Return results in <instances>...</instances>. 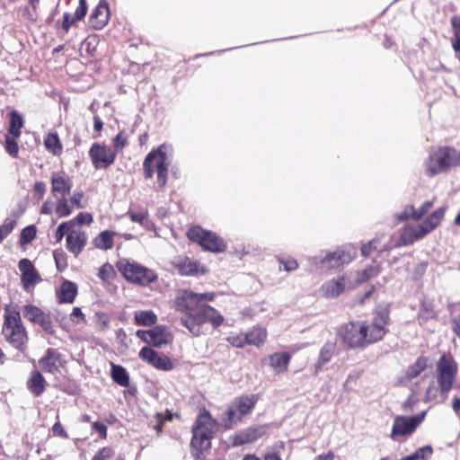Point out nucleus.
I'll list each match as a JSON object with an SVG mask.
<instances>
[{
    "label": "nucleus",
    "instance_id": "obj_1",
    "mask_svg": "<svg viewBox=\"0 0 460 460\" xmlns=\"http://www.w3.org/2000/svg\"><path fill=\"white\" fill-rule=\"evenodd\" d=\"M390 310L387 307L376 309L369 320L349 321L341 325L337 336L350 349H365L377 343L388 333Z\"/></svg>",
    "mask_w": 460,
    "mask_h": 460
},
{
    "label": "nucleus",
    "instance_id": "obj_2",
    "mask_svg": "<svg viewBox=\"0 0 460 460\" xmlns=\"http://www.w3.org/2000/svg\"><path fill=\"white\" fill-rule=\"evenodd\" d=\"M173 307L181 314V324L195 336L201 333V324L211 323L214 327H218L224 321L218 311L207 304L199 303L197 293L189 289L177 291Z\"/></svg>",
    "mask_w": 460,
    "mask_h": 460
},
{
    "label": "nucleus",
    "instance_id": "obj_3",
    "mask_svg": "<svg viewBox=\"0 0 460 460\" xmlns=\"http://www.w3.org/2000/svg\"><path fill=\"white\" fill-rule=\"evenodd\" d=\"M457 373L458 365L454 357L451 354H442L436 363L435 378L438 385L434 383L429 385L425 393V401H434L438 395L446 400L454 386Z\"/></svg>",
    "mask_w": 460,
    "mask_h": 460
},
{
    "label": "nucleus",
    "instance_id": "obj_4",
    "mask_svg": "<svg viewBox=\"0 0 460 460\" xmlns=\"http://www.w3.org/2000/svg\"><path fill=\"white\" fill-rule=\"evenodd\" d=\"M4 318L2 334L5 341L13 348L24 351L27 348L28 336L17 306L12 304L6 305Z\"/></svg>",
    "mask_w": 460,
    "mask_h": 460
},
{
    "label": "nucleus",
    "instance_id": "obj_5",
    "mask_svg": "<svg viewBox=\"0 0 460 460\" xmlns=\"http://www.w3.org/2000/svg\"><path fill=\"white\" fill-rule=\"evenodd\" d=\"M460 165V151L453 146H439L432 148L425 162V173L434 177Z\"/></svg>",
    "mask_w": 460,
    "mask_h": 460
},
{
    "label": "nucleus",
    "instance_id": "obj_6",
    "mask_svg": "<svg viewBox=\"0 0 460 460\" xmlns=\"http://www.w3.org/2000/svg\"><path fill=\"white\" fill-rule=\"evenodd\" d=\"M172 146L168 144L161 145L156 150L151 151L143 163L144 174L151 179L155 171L157 173V182L164 188L167 182L168 168L172 163Z\"/></svg>",
    "mask_w": 460,
    "mask_h": 460
},
{
    "label": "nucleus",
    "instance_id": "obj_7",
    "mask_svg": "<svg viewBox=\"0 0 460 460\" xmlns=\"http://www.w3.org/2000/svg\"><path fill=\"white\" fill-rule=\"evenodd\" d=\"M216 430L217 421L207 410L203 409L192 426V438L190 441L192 448L199 453L209 448L211 438Z\"/></svg>",
    "mask_w": 460,
    "mask_h": 460
},
{
    "label": "nucleus",
    "instance_id": "obj_8",
    "mask_svg": "<svg viewBox=\"0 0 460 460\" xmlns=\"http://www.w3.org/2000/svg\"><path fill=\"white\" fill-rule=\"evenodd\" d=\"M257 394L242 395L234 398L227 407L222 419L226 429H232L243 416L250 414L258 402Z\"/></svg>",
    "mask_w": 460,
    "mask_h": 460
},
{
    "label": "nucleus",
    "instance_id": "obj_9",
    "mask_svg": "<svg viewBox=\"0 0 460 460\" xmlns=\"http://www.w3.org/2000/svg\"><path fill=\"white\" fill-rule=\"evenodd\" d=\"M446 208H439L433 211L420 225L406 226L402 234L401 241L403 244H412L415 241L423 238L426 234L437 228L443 220Z\"/></svg>",
    "mask_w": 460,
    "mask_h": 460
},
{
    "label": "nucleus",
    "instance_id": "obj_10",
    "mask_svg": "<svg viewBox=\"0 0 460 460\" xmlns=\"http://www.w3.org/2000/svg\"><path fill=\"white\" fill-rule=\"evenodd\" d=\"M117 269L128 281L140 286H147L157 278L152 270L128 259H120Z\"/></svg>",
    "mask_w": 460,
    "mask_h": 460
},
{
    "label": "nucleus",
    "instance_id": "obj_11",
    "mask_svg": "<svg viewBox=\"0 0 460 460\" xmlns=\"http://www.w3.org/2000/svg\"><path fill=\"white\" fill-rule=\"evenodd\" d=\"M188 238L199 244L204 250L211 252H223L227 245L222 237L216 233L205 230L200 226H192L187 232Z\"/></svg>",
    "mask_w": 460,
    "mask_h": 460
},
{
    "label": "nucleus",
    "instance_id": "obj_12",
    "mask_svg": "<svg viewBox=\"0 0 460 460\" xmlns=\"http://www.w3.org/2000/svg\"><path fill=\"white\" fill-rule=\"evenodd\" d=\"M425 417L426 411H421L413 416H395L390 434L391 438L397 440L399 438H409L415 432Z\"/></svg>",
    "mask_w": 460,
    "mask_h": 460
},
{
    "label": "nucleus",
    "instance_id": "obj_13",
    "mask_svg": "<svg viewBox=\"0 0 460 460\" xmlns=\"http://www.w3.org/2000/svg\"><path fill=\"white\" fill-rule=\"evenodd\" d=\"M136 336L144 342L156 348H161L172 341L170 332L163 326H155L151 330H137Z\"/></svg>",
    "mask_w": 460,
    "mask_h": 460
},
{
    "label": "nucleus",
    "instance_id": "obj_14",
    "mask_svg": "<svg viewBox=\"0 0 460 460\" xmlns=\"http://www.w3.org/2000/svg\"><path fill=\"white\" fill-rule=\"evenodd\" d=\"M89 156L95 169L107 168L116 158L115 152L105 145L94 143L89 150Z\"/></svg>",
    "mask_w": 460,
    "mask_h": 460
},
{
    "label": "nucleus",
    "instance_id": "obj_15",
    "mask_svg": "<svg viewBox=\"0 0 460 460\" xmlns=\"http://www.w3.org/2000/svg\"><path fill=\"white\" fill-rule=\"evenodd\" d=\"M351 260L352 257L349 252L338 249L333 252L327 253L317 264L322 270H329L341 268L349 264Z\"/></svg>",
    "mask_w": 460,
    "mask_h": 460
},
{
    "label": "nucleus",
    "instance_id": "obj_16",
    "mask_svg": "<svg viewBox=\"0 0 460 460\" xmlns=\"http://www.w3.org/2000/svg\"><path fill=\"white\" fill-rule=\"evenodd\" d=\"M138 356L143 361L147 362L157 369L168 371L172 368V363L168 357L159 355L155 350L149 347L142 348Z\"/></svg>",
    "mask_w": 460,
    "mask_h": 460
},
{
    "label": "nucleus",
    "instance_id": "obj_17",
    "mask_svg": "<svg viewBox=\"0 0 460 460\" xmlns=\"http://www.w3.org/2000/svg\"><path fill=\"white\" fill-rule=\"evenodd\" d=\"M266 430L267 427L263 425L246 428L232 436L230 438L231 443L234 447L252 443L261 438Z\"/></svg>",
    "mask_w": 460,
    "mask_h": 460
},
{
    "label": "nucleus",
    "instance_id": "obj_18",
    "mask_svg": "<svg viewBox=\"0 0 460 460\" xmlns=\"http://www.w3.org/2000/svg\"><path fill=\"white\" fill-rule=\"evenodd\" d=\"M172 265L183 276H197L206 272L204 266L189 257H177L173 260Z\"/></svg>",
    "mask_w": 460,
    "mask_h": 460
},
{
    "label": "nucleus",
    "instance_id": "obj_19",
    "mask_svg": "<svg viewBox=\"0 0 460 460\" xmlns=\"http://www.w3.org/2000/svg\"><path fill=\"white\" fill-rule=\"evenodd\" d=\"M66 363L64 356L55 349H48L44 357L39 360V365L45 372L54 374Z\"/></svg>",
    "mask_w": 460,
    "mask_h": 460
},
{
    "label": "nucleus",
    "instance_id": "obj_20",
    "mask_svg": "<svg viewBox=\"0 0 460 460\" xmlns=\"http://www.w3.org/2000/svg\"><path fill=\"white\" fill-rule=\"evenodd\" d=\"M18 268L22 272V283L25 290L33 288L40 280V274L30 260L22 259L19 261Z\"/></svg>",
    "mask_w": 460,
    "mask_h": 460
},
{
    "label": "nucleus",
    "instance_id": "obj_21",
    "mask_svg": "<svg viewBox=\"0 0 460 460\" xmlns=\"http://www.w3.org/2000/svg\"><path fill=\"white\" fill-rule=\"evenodd\" d=\"M87 243L86 234L81 230L76 229L69 231L66 236V249L72 252L75 256H78Z\"/></svg>",
    "mask_w": 460,
    "mask_h": 460
},
{
    "label": "nucleus",
    "instance_id": "obj_22",
    "mask_svg": "<svg viewBox=\"0 0 460 460\" xmlns=\"http://www.w3.org/2000/svg\"><path fill=\"white\" fill-rule=\"evenodd\" d=\"M110 9L106 0H100L98 5L90 15V23L94 30L102 29L109 21Z\"/></svg>",
    "mask_w": 460,
    "mask_h": 460
},
{
    "label": "nucleus",
    "instance_id": "obj_23",
    "mask_svg": "<svg viewBox=\"0 0 460 460\" xmlns=\"http://www.w3.org/2000/svg\"><path fill=\"white\" fill-rule=\"evenodd\" d=\"M70 181L59 173H54L51 177V192L55 197H66L71 190Z\"/></svg>",
    "mask_w": 460,
    "mask_h": 460
},
{
    "label": "nucleus",
    "instance_id": "obj_24",
    "mask_svg": "<svg viewBox=\"0 0 460 460\" xmlns=\"http://www.w3.org/2000/svg\"><path fill=\"white\" fill-rule=\"evenodd\" d=\"M323 296L326 298H334L345 290V278L341 277L337 279H332L322 286Z\"/></svg>",
    "mask_w": 460,
    "mask_h": 460
},
{
    "label": "nucleus",
    "instance_id": "obj_25",
    "mask_svg": "<svg viewBox=\"0 0 460 460\" xmlns=\"http://www.w3.org/2000/svg\"><path fill=\"white\" fill-rule=\"evenodd\" d=\"M46 381L40 372L35 370L31 374L27 381V388L35 396L38 397L45 391Z\"/></svg>",
    "mask_w": 460,
    "mask_h": 460
},
{
    "label": "nucleus",
    "instance_id": "obj_26",
    "mask_svg": "<svg viewBox=\"0 0 460 460\" xmlns=\"http://www.w3.org/2000/svg\"><path fill=\"white\" fill-rule=\"evenodd\" d=\"M77 294V286L72 282L66 280L60 287L59 291L58 292V297L59 303H68L71 304L74 302Z\"/></svg>",
    "mask_w": 460,
    "mask_h": 460
},
{
    "label": "nucleus",
    "instance_id": "obj_27",
    "mask_svg": "<svg viewBox=\"0 0 460 460\" xmlns=\"http://www.w3.org/2000/svg\"><path fill=\"white\" fill-rule=\"evenodd\" d=\"M428 362L427 357L420 356L413 364L408 367L405 378L411 381L418 377L428 367Z\"/></svg>",
    "mask_w": 460,
    "mask_h": 460
},
{
    "label": "nucleus",
    "instance_id": "obj_28",
    "mask_svg": "<svg viewBox=\"0 0 460 460\" xmlns=\"http://www.w3.org/2000/svg\"><path fill=\"white\" fill-rule=\"evenodd\" d=\"M115 233L111 231L101 232L93 241L95 248L101 250H110L113 247V236Z\"/></svg>",
    "mask_w": 460,
    "mask_h": 460
},
{
    "label": "nucleus",
    "instance_id": "obj_29",
    "mask_svg": "<svg viewBox=\"0 0 460 460\" xmlns=\"http://www.w3.org/2000/svg\"><path fill=\"white\" fill-rule=\"evenodd\" d=\"M111 377L119 385L122 387L129 386V376L122 366L111 364Z\"/></svg>",
    "mask_w": 460,
    "mask_h": 460
},
{
    "label": "nucleus",
    "instance_id": "obj_30",
    "mask_svg": "<svg viewBox=\"0 0 460 460\" xmlns=\"http://www.w3.org/2000/svg\"><path fill=\"white\" fill-rule=\"evenodd\" d=\"M451 26L454 38L451 40L452 48L456 58L460 61V15H454L451 18Z\"/></svg>",
    "mask_w": 460,
    "mask_h": 460
},
{
    "label": "nucleus",
    "instance_id": "obj_31",
    "mask_svg": "<svg viewBox=\"0 0 460 460\" xmlns=\"http://www.w3.org/2000/svg\"><path fill=\"white\" fill-rule=\"evenodd\" d=\"M134 318L136 323L141 326H150L155 324L157 321L156 314L150 310L137 311L135 313Z\"/></svg>",
    "mask_w": 460,
    "mask_h": 460
},
{
    "label": "nucleus",
    "instance_id": "obj_32",
    "mask_svg": "<svg viewBox=\"0 0 460 460\" xmlns=\"http://www.w3.org/2000/svg\"><path fill=\"white\" fill-rule=\"evenodd\" d=\"M433 207L432 200L425 201L419 209H416L413 205H410L406 208L405 213L410 212V216H405L403 218L411 217L414 220L420 219L431 208Z\"/></svg>",
    "mask_w": 460,
    "mask_h": 460
},
{
    "label": "nucleus",
    "instance_id": "obj_33",
    "mask_svg": "<svg viewBox=\"0 0 460 460\" xmlns=\"http://www.w3.org/2000/svg\"><path fill=\"white\" fill-rule=\"evenodd\" d=\"M248 345L260 346L264 343L267 332L266 330L261 327H253L247 333Z\"/></svg>",
    "mask_w": 460,
    "mask_h": 460
},
{
    "label": "nucleus",
    "instance_id": "obj_34",
    "mask_svg": "<svg viewBox=\"0 0 460 460\" xmlns=\"http://www.w3.org/2000/svg\"><path fill=\"white\" fill-rule=\"evenodd\" d=\"M46 149L54 155H59L62 153V145L57 133H49L44 141Z\"/></svg>",
    "mask_w": 460,
    "mask_h": 460
},
{
    "label": "nucleus",
    "instance_id": "obj_35",
    "mask_svg": "<svg viewBox=\"0 0 460 460\" xmlns=\"http://www.w3.org/2000/svg\"><path fill=\"white\" fill-rule=\"evenodd\" d=\"M22 127V117L16 111H12L10 113L9 133L12 134L13 137H18L21 135V128Z\"/></svg>",
    "mask_w": 460,
    "mask_h": 460
},
{
    "label": "nucleus",
    "instance_id": "obj_36",
    "mask_svg": "<svg viewBox=\"0 0 460 460\" xmlns=\"http://www.w3.org/2000/svg\"><path fill=\"white\" fill-rule=\"evenodd\" d=\"M22 314L25 319L35 323H38L46 315L40 308L32 305H25Z\"/></svg>",
    "mask_w": 460,
    "mask_h": 460
},
{
    "label": "nucleus",
    "instance_id": "obj_37",
    "mask_svg": "<svg viewBox=\"0 0 460 460\" xmlns=\"http://www.w3.org/2000/svg\"><path fill=\"white\" fill-rule=\"evenodd\" d=\"M270 366L278 372L285 369L288 365V353H275L270 357Z\"/></svg>",
    "mask_w": 460,
    "mask_h": 460
},
{
    "label": "nucleus",
    "instance_id": "obj_38",
    "mask_svg": "<svg viewBox=\"0 0 460 460\" xmlns=\"http://www.w3.org/2000/svg\"><path fill=\"white\" fill-rule=\"evenodd\" d=\"M335 348H336L335 343H332V342L326 343L320 350L318 363L321 365H324V364L328 363L332 359V358L335 352Z\"/></svg>",
    "mask_w": 460,
    "mask_h": 460
},
{
    "label": "nucleus",
    "instance_id": "obj_39",
    "mask_svg": "<svg viewBox=\"0 0 460 460\" xmlns=\"http://www.w3.org/2000/svg\"><path fill=\"white\" fill-rule=\"evenodd\" d=\"M432 447L430 446H425L422 447H420L417 449L412 455L408 456L404 458H402V460H418V459H423L427 460L432 455Z\"/></svg>",
    "mask_w": 460,
    "mask_h": 460
},
{
    "label": "nucleus",
    "instance_id": "obj_40",
    "mask_svg": "<svg viewBox=\"0 0 460 460\" xmlns=\"http://www.w3.org/2000/svg\"><path fill=\"white\" fill-rule=\"evenodd\" d=\"M74 228H75V220H69V221L61 223L58 226L56 233H55L56 241L58 243L60 242L63 239V237L65 236V234L67 235L69 234V231L74 230Z\"/></svg>",
    "mask_w": 460,
    "mask_h": 460
},
{
    "label": "nucleus",
    "instance_id": "obj_41",
    "mask_svg": "<svg viewBox=\"0 0 460 460\" xmlns=\"http://www.w3.org/2000/svg\"><path fill=\"white\" fill-rule=\"evenodd\" d=\"M56 212L60 217H66L71 215L72 208L69 207L66 197H59L58 199Z\"/></svg>",
    "mask_w": 460,
    "mask_h": 460
},
{
    "label": "nucleus",
    "instance_id": "obj_42",
    "mask_svg": "<svg viewBox=\"0 0 460 460\" xmlns=\"http://www.w3.org/2000/svg\"><path fill=\"white\" fill-rule=\"evenodd\" d=\"M36 235V228L34 226H28L22 230L21 243L27 244L31 243Z\"/></svg>",
    "mask_w": 460,
    "mask_h": 460
},
{
    "label": "nucleus",
    "instance_id": "obj_43",
    "mask_svg": "<svg viewBox=\"0 0 460 460\" xmlns=\"http://www.w3.org/2000/svg\"><path fill=\"white\" fill-rule=\"evenodd\" d=\"M127 140H128L127 135L123 131H120L116 135V137L112 140V144H113L112 151L115 152V155L118 152H120L124 148V146L127 144Z\"/></svg>",
    "mask_w": 460,
    "mask_h": 460
},
{
    "label": "nucleus",
    "instance_id": "obj_44",
    "mask_svg": "<svg viewBox=\"0 0 460 460\" xmlns=\"http://www.w3.org/2000/svg\"><path fill=\"white\" fill-rule=\"evenodd\" d=\"M227 341L234 347L243 348L248 345V338L246 333L232 335L227 338Z\"/></svg>",
    "mask_w": 460,
    "mask_h": 460
},
{
    "label": "nucleus",
    "instance_id": "obj_45",
    "mask_svg": "<svg viewBox=\"0 0 460 460\" xmlns=\"http://www.w3.org/2000/svg\"><path fill=\"white\" fill-rule=\"evenodd\" d=\"M98 276L104 281H110L114 276V270L109 263L102 265L100 270Z\"/></svg>",
    "mask_w": 460,
    "mask_h": 460
},
{
    "label": "nucleus",
    "instance_id": "obj_46",
    "mask_svg": "<svg viewBox=\"0 0 460 460\" xmlns=\"http://www.w3.org/2000/svg\"><path fill=\"white\" fill-rule=\"evenodd\" d=\"M380 243V240L376 238L369 241L367 243L362 245L361 247V254L364 257H369L374 251L377 249V244Z\"/></svg>",
    "mask_w": 460,
    "mask_h": 460
},
{
    "label": "nucleus",
    "instance_id": "obj_47",
    "mask_svg": "<svg viewBox=\"0 0 460 460\" xmlns=\"http://www.w3.org/2000/svg\"><path fill=\"white\" fill-rule=\"evenodd\" d=\"M379 273L378 266H370L364 269L359 274V281H367Z\"/></svg>",
    "mask_w": 460,
    "mask_h": 460
},
{
    "label": "nucleus",
    "instance_id": "obj_48",
    "mask_svg": "<svg viewBox=\"0 0 460 460\" xmlns=\"http://www.w3.org/2000/svg\"><path fill=\"white\" fill-rule=\"evenodd\" d=\"M420 315L425 320L436 317V312L430 304H422L420 309Z\"/></svg>",
    "mask_w": 460,
    "mask_h": 460
},
{
    "label": "nucleus",
    "instance_id": "obj_49",
    "mask_svg": "<svg viewBox=\"0 0 460 460\" xmlns=\"http://www.w3.org/2000/svg\"><path fill=\"white\" fill-rule=\"evenodd\" d=\"M6 152L13 157H16L18 154V144L14 138L6 137L5 139Z\"/></svg>",
    "mask_w": 460,
    "mask_h": 460
},
{
    "label": "nucleus",
    "instance_id": "obj_50",
    "mask_svg": "<svg viewBox=\"0 0 460 460\" xmlns=\"http://www.w3.org/2000/svg\"><path fill=\"white\" fill-rule=\"evenodd\" d=\"M87 13V4L85 0H79V4L75 12L74 20H82Z\"/></svg>",
    "mask_w": 460,
    "mask_h": 460
},
{
    "label": "nucleus",
    "instance_id": "obj_51",
    "mask_svg": "<svg viewBox=\"0 0 460 460\" xmlns=\"http://www.w3.org/2000/svg\"><path fill=\"white\" fill-rule=\"evenodd\" d=\"M128 214L132 222L139 223L142 226H145L147 222L148 214L146 212H128Z\"/></svg>",
    "mask_w": 460,
    "mask_h": 460
},
{
    "label": "nucleus",
    "instance_id": "obj_52",
    "mask_svg": "<svg viewBox=\"0 0 460 460\" xmlns=\"http://www.w3.org/2000/svg\"><path fill=\"white\" fill-rule=\"evenodd\" d=\"M70 320L75 323H80L85 321L84 314L80 307H74L70 314Z\"/></svg>",
    "mask_w": 460,
    "mask_h": 460
},
{
    "label": "nucleus",
    "instance_id": "obj_53",
    "mask_svg": "<svg viewBox=\"0 0 460 460\" xmlns=\"http://www.w3.org/2000/svg\"><path fill=\"white\" fill-rule=\"evenodd\" d=\"M73 220H75V224L77 223L79 225H84V224H90L92 223L93 221V217L91 214L89 213H79L75 218H74Z\"/></svg>",
    "mask_w": 460,
    "mask_h": 460
},
{
    "label": "nucleus",
    "instance_id": "obj_54",
    "mask_svg": "<svg viewBox=\"0 0 460 460\" xmlns=\"http://www.w3.org/2000/svg\"><path fill=\"white\" fill-rule=\"evenodd\" d=\"M13 222L0 226V243L13 231Z\"/></svg>",
    "mask_w": 460,
    "mask_h": 460
},
{
    "label": "nucleus",
    "instance_id": "obj_55",
    "mask_svg": "<svg viewBox=\"0 0 460 460\" xmlns=\"http://www.w3.org/2000/svg\"><path fill=\"white\" fill-rule=\"evenodd\" d=\"M22 14L23 17L30 21L37 20V13L36 9L32 8L31 5L26 6L22 10Z\"/></svg>",
    "mask_w": 460,
    "mask_h": 460
},
{
    "label": "nucleus",
    "instance_id": "obj_56",
    "mask_svg": "<svg viewBox=\"0 0 460 460\" xmlns=\"http://www.w3.org/2000/svg\"><path fill=\"white\" fill-rule=\"evenodd\" d=\"M451 330L460 340V314L454 316L451 320Z\"/></svg>",
    "mask_w": 460,
    "mask_h": 460
},
{
    "label": "nucleus",
    "instance_id": "obj_57",
    "mask_svg": "<svg viewBox=\"0 0 460 460\" xmlns=\"http://www.w3.org/2000/svg\"><path fill=\"white\" fill-rule=\"evenodd\" d=\"M93 428L100 434L102 438H106L107 428L103 423L95 421L93 423Z\"/></svg>",
    "mask_w": 460,
    "mask_h": 460
},
{
    "label": "nucleus",
    "instance_id": "obj_58",
    "mask_svg": "<svg viewBox=\"0 0 460 460\" xmlns=\"http://www.w3.org/2000/svg\"><path fill=\"white\" fill-rule=\"evenodd\" d=\"M38 324L40 325L47 332H53L51 321L47 315L41 318Z\"/></svg>",
    "mask_w": 460,
    "mask_h": 460
},
{
    "label": "nucleus",
    "instance_id": "obj_59",
    "mask_svg": "<svg viewBox=\"0 0 460 460\" xmlns=\"http://www.w3.org/2000/svg\"><path fill=\"white\" fill-rule=\"evenodd\" d=\"M34 191L39 195V199H42L46 192V184L42 181H37L34 184Z\"/></svg>",
    "mask_w": 460,
    "mask_h": 460
},
{
    "label": "nucleus",
    "instance_id": "obj_60",
    "mask_svg": "<svg viewBox=\"0 0 460 460\" xmlns=\"http://www.w3.org/2000/svg\"><path fill=\"white\" fill-rule=\"evenodd\" d=\"M76 20H74V17L71 18L70 14L66 13L64 14V20L62 27L65 30L66 32H67L71 27V25L75 22Z\"/></svg>",
    "mask_w": 460,
    "mask_h": 460
},
{
    "label": "nucleus",
    "instance_id": "obj_61",
    "mask_svg": "<svg viewBox=\"0 0 460 460\" xmlns=\"http://www.w3.org/2000/svg\"><path fill=\"white\" fill-rule=\"evenodd\" d=\"M199 303L206 304L207 301H212L215 298L214 293H197Z\"/></svg>",
    "mask_w": 460,
    "mask_h": 460
},
{
    "label": "nucleus",
    "instance_id": "obj_62",
    "mask_svg": "<svg viewBox=\"0 0 460 460\" xmlns=\"http://www.w3.org/2000/svg\"><path fill=\"white\" fill-rule=\"evenodd\" d=\"M83 198V192H75L71 198V202L75 204L78 208H84V205L81 203Z\"/></svg>",
    "mask_w": 460,
    "mask_h": 460
},
{
    "label": "nucleus",
    "instance_id": "obj_63",
    "mask_svg": "<svg viewBox=\"0 0 460 460\" xmlns=\"http://www.w3.org/2000/svg\"><path fill=\"white\" fill-rule=\"evenodd\" d=\"M52 430H53L54 434L59 435L63 438H66L68 437L67 433L66 432V430L64 429V428L62 427V425L59 422H57L54 424Z\"/></svg>",
    "mask_w": 460,
    "mask_h": 460
},
{
    "label": "nucleus",
    "instance_id": "obj_64",
    "mask_svg": "<svg viewBox=\"0 0 460 460\" xmlns=\"http://www.w3.org/2000/svg\"><path fill=\"white\" fill-rule=\"evenodd\" d=\"M334 453L332 451H328L326 454L316 456L314 460H334Z\"/></svg>",
    "mask_w": 460,
    "mask_h": 460
}]
</instances>
